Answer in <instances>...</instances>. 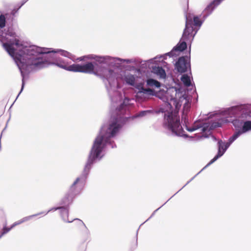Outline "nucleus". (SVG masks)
<instances>
[{
	"mask_svg": "<svg viewBox=\"0 0 251 251\" xmlns=\"http://www.w3.org/2000/svg\"><path fill=\"white\" fill-rule=\"evenodd\" d=\"M125 79L127 84L132 86L134 85L135 78L133 75H127L125 76Z\"/></svg>",
	"mask_w": 251,
	"mask_h": 251,
	"instance_id": "14",
	"label": "nucleus"
},
{
	"mask_svg": "<svg viewBox=\"0 0 251 251\" xmlns=\"http://www.w3.org/2000/svg\"><path fill=\"white\" fill-rule=\"evenodd\" d=\"M223 0H214L205 9L204 12L207 15L211 13L214 9Z\"/></svg>",
	"mask_w": 251,
	"mask_h": 251,
	"instance_id": "8",
	"label": "nucleus"
},
{
	"mask_svg": "<svg viewBox=\"0 0 251 251\" xmlns=\"http://www.w3.org/2000/svg\"><path fill=\"white\" fill-rule=\"evenodd\" d=\"M153 72L154 74L159 76L160 78H165L166 74L165 70L161 67H155L153 68Z\"/></svg>",
	"mask_w": 251,
	"mask_h": 251,
	"instance_id": "10",
	"label": "nucleus"
},
{
	"mask_svg": "<svg viewBox=\"0 0 251 251\" xmlns=\"http://www.w3.org/2000/svg\"><path fill=\"white\" fill-rule=\"evenodd\" d=\"M13 45L19 47L22 46L19 39L15 38L9 43H3L2 46L8 54L12 57L19 69L29 71L39 69L44 67L45 62L43 58L38 56L42 53L41 49L36 46L23 48L20 53H16Z\"/></svg>",
	"mask_w": 251,
	"mask_h": 251,
	"instance_id": "2",
	"label": "nucleus"
},
{
	"mask_svg": "<svg viewBox=\"0 0 251 251\" xmlns=\"http://www.w3.org/2000/svg\"><path fill=\"white\" fill-rule=\"evenodd\" d=\"M147 84L148 86L151 87L154 86L156 88H159L160 87V83L159 81L152 78L148 79L147 80Z\"/></svg>",
	"mask_w": 251,
	"mask_h": 251,
	"instance_id": "13",
	"label": "nucleus"
},
{
	"mask_svg": "<svg viewBox=\"0 0 251 251\" xmlns=\"http://www.w3.org/2000/svg\"><path fill=\"white\" fill-rule=\"evenodd\" d=\"M240 136L239 132H235L228 140V142L226 144L222 141H219V148L218 154L209 162L208 165H210L215 162L218 158L223 155L226 150L230 145Z\"/></svg>",
	"mask_w": 251,
	"mask_h": 251,
	"instance_id": "5",
	"label": "nucleus"
},
{
	"mask_svg": "<svg viewBox=\"0 0 251 251\" xmlns=\"http://www.w3.org/2000/svg\"><path fill=\"white\" fill-rule=\"evenodd\" d=\"M94 66L92 62H88L84 65L74 64L70 65L69 71L74 72H80L83 73L92 74L94 73Z\"/></svg>",
	"mask_w": 251,
	"mask_h": 251,
	"instance_id": "6",
	"label": "nucleus"
},
{
	"mask_svg": "<svg viewBox=\"0 0 251 251\" xmlns=\"http://www.w3.org/2000/svg\"><path fill=\"white\" fill-rule=\"evenodd\" d=\"M182 120H183L184 124L185 125L186 129L190 132L194 131L196 130H197L198 127H196V126H193L192 127H189L188 126V121H189V118L186 115L185 116H182Z\"/></svg>",
	"mask_w": 251,
	"mask_h": 251,
	"instance_id": "11",
	"label": "nucleus"
},
{
	"mask_svg": "<svg viewBox=\"0 0 251 251\" xmlns=\"http://www.w3.org/2000/svg\"><path fill=\"white\" fill-rule=\"evenodd\" d=\"M190 66V62L187 56L179 57L175 64L176 69L180 73L186 72Z\"/></svg>",
	"mask_w": 251,
	"mask_h": 251,
	"instance_id": "7",
	"label": "nucleus"
},
{
	"mask_svg": "<svg viewBox=\"0 0 251 251\" xmlns=\"http://www.w3.org/2000/svg\"><path fill=\"white\" fill-rule=\"evenodd\" d=\"M127 106L124 103H122L115 110L117 115L115 120L108 126H104L101 128L99 135L95 139L91 150L87 162L84 169V176L81 178L78 177L71 187L73 192H75L76 187L81 189L84 186L86 176L88 175L95 160L99 158L102 150L110 138L114 136L121 127L118 122L123 118L126 111Z\"/></svg>",
	"mask_w": 251,
	"mask_h": 251,
	"instance_id": "1",
	"label": "nucleus"
},
{
	"mask_svg": "<svg viewBox=\"0 0 251 251\" xmlns=\"http://www.w3.org/2000/svg\"><path fill=\"white\" fill-rule=\"evenodd\" d=\"M202 22L197 16L188 14L186 16L185 27L184 29L181 41L170 52L173 55L174 51H182L187 48L186 42H191L200 27Z\"/></svg>",
	"mask_w": 251,
	"mask_h": 251,
	"instance_id": "3",
	"label": "nucleus"
},
{
	"mask_svg": "<svg viewBox=\"0 0 251 251\" xmlns=\"http://www.w3.org/2000/svg\"><path fill=\"white\" fill-rule=\"evenodd\" d=\"M176 94V92H175V96L171 95L170 98V100L171 102L173 103L174 105H175L176 108H177L178 103L177 99L175 98Z\"/></svg>",
	"mask_w": 251,
	"mask_h": 251,
	"instance_id": "17",
	"label": "nucleus"
},
{
	"mask_svg": "<svg viewBox=\"0 0 251 251\" xmlns=\"http://www.w3.org/2000/svg\"><path fill=\"white\" fill-rule=\"evenodd\" d=\"M5 18L3 15L0 16V27L3 28L5 26Z\"/></svg>",
	"mask_w": 251,
	"mask_h": 251,
	"instance_id": "18",
	"label": "nucleus"
},
{
	"mask_svg": "<svg viewBox=\"0 0 251 251\" xmlns=\"http://www.w3.org/2000/svg\"><path fill=\"white\" fill-rule=\"evenodd\" d=\"M250 130H251V121H248L244 122L241 130L238 131L237 132L240 133V135Z\"/></svg>",
	"mask_w": 251,
	"mask_h": 251,
	"instance_id": "12",
	"label": "nucleus"
},
{
	"mask_svg": "<svg viewBox=\"0 0 251 251\" xmlns=\"http://www.w3.org/2000/svg\"><path fill=\"white\" fill-rule=\"evenodd\" d=\"M153 91L150 88H144L142 87L140 90L137 93L138 96H141L142 94H148L153 95Z\"/></svg>",
	"mask_w": 251,
	"mask_h": 251,
	"instance_id": "15",
	"label": "nucleus"
},
{
	"mask_svg": "<svg viewBox=\"0 0 251 251\" xmlns=\"http://www.w3.org/2000/svg\"><path fill=\"white\" fill-rule=\"evenodd\" d=\"M181 81L186 86H190L191 85V80L190 77L187 75H183L181 78Z\"/></svg>",
	"mask_w": 251,
	"mask_h": 251,
	"instance_id": "16",
	"label": "nucleus"
},
{
	"mask_svg": "<svg viewBox=\"0 0 251 251\" xmlns=\"http://www.w3.org/2000/svg\"><path fill=\"white\" fill-rule=\"evenodd\" d=\"M56 65L61 68L64 69L69 71V68L70 66H67L64 62H60L59 63H56Z\"/></svg>",
	"mask_w": 251,
	"mask_h": 251,
	"instance_id": "19",
	"label": "nucleus"
},
{
	"mask_svg": "<svg viewBox=\"0 0 251 251\" xmlns=\"http://www.w3.org/2000/svg\"><path fill=\"white\" fill-rule=\"evenodd\" d=\"M164 126L176 135L185 136L180 123L179 116L176 113L167 112L164 115Z\"/></svg>",
	"mask_w": 251,
	"mask_h": 251,
	"instance_id": "4",
	"label": "nucleus"
},
{
	"mask_svg": "<svg viewBox=\"0 0 251 251\" xmlns=\"http://www.w3.org/2000/svg\"><path fill=\"white\" fill-rule=\"evenodd\" d=\"M149 112L148 111H143L139 113L136 116L134 117H143L145 116L146 114V113Z\"/></svg>",
	"mask_w": 251,
	"mask_h": 251,
	"instance_id": "20",
	"label": "nucleus"
},
{
	"mask_svg": "<svg viewBox=\"0 0 251 251\" xmlns=\"http://www.w3.org/2000/svg\"><path fill=\"white\" fill-rule=\"evenodd\" d=\"M169 96H170V91H168L166 93V97L167 98L168 100H169Z\"/></svg>",
	"mask_w": 251,
	"mask_h": 251,
	"instance_id": "21",
	"label": "nucleus"
},
{
	"mask_svg": "<svg viewBox=\"0 0 251 251\" xmlns=\"http://www.w3.org/2000/svg\"><path fill=\"white\" fill-rule=\"evenodd\" d=\"M26 220V218H25L24 219H23L17 222H15L10 227H4L3 228V229H2V231L1 233V234L0 235V239L2 237V236L3 235H4L5 234L7 233V232H8L13 227H14L15 226H17V225H18L19 224H21L22 223H23V222H24Z\"/></svg>",
	"mask_w": 251,
	"mask_h": 251,
	"instance_id": "9",
	"label": "nucleus"
},
{
	"mask_svg": "<svg viewBox=\"0 0 251 251\" xmlns=\"http://www.w3.org/2000/svg\"><path fill=\"white\" fill-rule=\"evenodd\" d=\"M62 208L66 210V208L63 207V206L57 207V208H55V209L57 210V209H62Z\"/></svg>",
	"mask_w": 251,
	"mask_h": 251,
	"instance_id": "22",
	"label": "nucleus"
}]
</instances>
